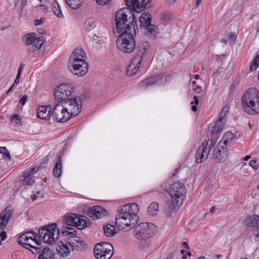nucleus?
Here are the masks:
<instances>
[{
  "instance_id": "nucleus-1",
  "label": "nucleus",
  "mask_w": 259,
  "mask_h": 259,
  "mask_svg": "<svg viewBox=\"0 0 259 259\" xmlns=\"http://www.w3.org/2000/svg\"><path fill=\"white\" fill-rule=\"evenodd\" d=\"M115 217L116 226L121 230L131 229L138 223L139 206L135 203L125 204L117 210Z\"/></svg>"
},
{
  "instance_id": "nucleus-2",
  "label": "nucleus",
  "mask_w": 259,
  "mask_h": 259,
  "mask_svg": "<svg viewBox=\"0 0 259 259\" xmlns=\"http://www.w3.org/2000/svg\"><path fill=\"white\" fill-rule=\"evenodd\" d=\"M115 21V27L113 28L114 33L129 32L135 34L137 24L132 10L125 8L119 9L116 12Z\"/></svg>"
},
{
  "instance_id": "nucleus-3",
  "label": "nucleus",
  "mask_w": 259,
  "mask_h": 259,
  "mask_svg": "<svg viewBox=\"0 0 259 259\" xmlns=\"http://www.w3.org/2000/svg\"><path fill=\"white\" fill-rule=\"evenodd\" d=\"M85 54L80 48H76L70 57L69 62L70 69L75 75L82 76L88 71V64L84 60Z\"/></svg>"
},
{
  "instance_id": "nucleus-4",
  "label": "nucleus",
  "mask_w": 259,
  "mask_h": 259,
  "mask_svg": "<svg viewBox=\"0 0 259 259\" xmlns=\"http://www.w3.org/2000/svg\"><path fill=\"white\" fill-rule=\"evenodd\" d=\"M242 105L244 111L250 114L259 113V89L247 90L242 97Z\"/></svg>"
},
{
  "instance_id": "nucleus-5",
  "label": "nucleus",
  "mask_w": 259,
  "mask_h": 259,
  "mask_svg": "<svg viewBox=\"0 0 259 259\" xmlns=\"http://www.w3.org/2000/svg\"><path fill=\"white\" fill-rule=\"evenodd\" d=\"M133 33L129 32L118 33L116 46L120 51L127 54H130L135 51L136 41Z\"/></svg>"
},
{
  "instance_id": "nucleus-6",
  "label": "nucleus",
  "mask_w": 259,
  "mask_h": 259,
  "mask_svg": "<svg viewBox=\"0 0 259 259\" xmlns=\"http://www.w3.org/2000/svg\"><path fill=\"white\" fill-rule=\"evenodd\" d=\"M38 235L45 243L52 244L59 238L60 230L56 224L53 223L40 228Z\"/></svg>"
},
{
  "instance_id": "nucleus-7",
  "label": "nucleus",
  "mask_w": 259,
  "mask_h": 259,
  "mask_svg": "<svg viewBox=\"0 0 259 259\" xmlns=\"http://www.w3.org/2000/svg\"><path fill=\"white\" fill-rule=\"evenodd\" d=\"M186 192L185 185L181 182H175L170 186L169 194L175 207H179L183 204Z\"/></svg>"
},
{
  "instance_id": "nucleus-8",
  "label": "nucleus",
  "mask_w": 259,
  "mask_h": 259,
  "mask_svg": "<svg viewBox=\"0 0 259 259\" xmlns=\"http://www.w3.org/2000/svg\"><path fill=\"white\" fill-rule=\"evenodd\" d=\"M157 227L152 223L144 222L138 224L134 229L135 237L140 240H145L154 235Z\"/></svg>"
},
{
  "instance_id": "nucleus-9",
  "label": "nucleus",
  "mask_w": 259,
  "mask_h": 259,
  "mask_svg": "<svg viewBox=\"0 0 259 259\" xmlns=\"http://www.w3.org/2000/svg\"><path fill=\"white\" fill-rule=\"evenodd\" d=\"M60 249L58 252L62 254L63 256L68 255L70 250L74 249L83 250L87 247V245L84 241L79 239L76 236H72L69 239V241L66 244L61 242Z\"/></svg>"
},
{
  "instance_id": "nucleus-10",
  "label": "nucleus",
  "mask_w": 259,
  "mask_h": 259,
  "mask_svg": "<svg viewBox=\"0 0 259 259\" xmlns=\"http://www.w3.org/2000/svg\"><path fill=\"white\" fill-rule=\"evenodd\" d=\"M217 139H209L207 141L203 142L199 146L196 153L195 161L197 163H200L205 160L209 155L211 149L215 146Z\"/></svg>"
},
{
  "instance_id": "nucleus-11",
  "label": "nucleus",
  "mask_w": 259,
  "mask_h": 259,
  "mask_svg": "<svg viewBox=\"0 0 259 259\" xmlns=\"http://www.w3.org/2000/svg\"><path fill=\"white\" fill-rule=\"evenodd\" d=\"M94 253L97 259H110L113 254V247L110 243L101 242L95 245Z\"/></svg>"
},
{
  "instance_id": "nucleus-12",
  "label": "nucleus",
  "mask_w": 259,
  "mask_h": 259,
  "mask_svg": "<svg viewBox=\"0 0 259 259\" xmlns=\"http://www.w3.org/2000/svg\"><path fill=\"white\" fill-rule=\"evenodd\" d=\"M51 115L53 119L57 122H64L70 118V115L64 105L59 103L55 105Z\"/></svg>"
},
{
  "instance_id": "nucleus-13",
  "label": "nucleus",
  "mask_w": 259,
  "mask_h": 259,
  "mask_svg": "<svg viewBox=\"0 0 259 259\" xmlns=\"http://www.w3.org/2000/svg\"><path fill=\"white\" fill-rule=\"evenodd\" d=\"M72 85L62 84L59 85L55 90L54 97L56 101L59 103L63 104L71 95Z\"/></svg>"
},
{
  "instance_id": "nucleus-14",
  "label": "nucleus",
  "mask_w": 259,
  "mask_h": 259,
  "mask_svg": "<svg viewBox=\"0 0 259 259\" xmlns=\"http://www.w3.org/2000/svg\"><path fill=\"white\" fill-rule=\"evenodd\" d=\"M63 104L69 112L70 117L78 114L82 108L81 100L79 97L69 98L63 103Z\"/></svg>"
},
{
  "instance_id": "nucleus-15",
  "label": "nucleus",
  "mask_w": 259,
  "mask_h": 259,
  "mask_svg": "<svg viewBox=\"0 0 259 259\" xmlns=\"http://www.w3.org/2000/svg\"><path fill=\"white\" fill-rule=\"evenodd\" d=\"M166 76H168V75H166L163 73H160L156 75L150 76L141 81L139 85V87L140 89L146 90L154 84H162L163 83V77H166Z\"/></svg>"
},
{
  "instance_id": "nucleus-16",
  "label": "nucleus",
  "mask_w": 259,
  "mask_h": 259,
  "mask_svg": "<svg viewBox=\"0 0 259 259\" xmlns=\"http://www.w3.org/2000/svg\"><path fill=\"white\" fill-rule=\"evenodd\" d=\"M125 4L130 10L141 13L149 7V0H125Z\"/></svg>"
},
{
  "instance_id": "nucleus-17",
  "label": "nucleus",
  "mask_w": 259,
  "mask_h": 259,
  "mask_svg": "<svg viewBox=\"0 0 259 259\" xmlns=\"http://www.w3.org/2000/svg\"><path fill=\"white\" fill-rule=\"evenodd\" d=\"M213 159L219 162H223L227 157V153L224 147L221 145V143L218 144L217 147L214 149L213 153Z\"/></svg>"
},
{
  "instance_id": "nucleus-18",
  "label": "nucleus",
  "mask_w": 259,
  "mask_h": 259,
  "mask_svg": "<svg viewBox=\"0 0 259 259\" xmlns=\"http://www.w3.org/2000/svg\"><path fill=\"white\" fill-rule=\"evenodd\" d=\"M88 215L93 220L100 219L105 215L106 210L100 206H94L89 209Z\"/></svg>"
},
{
  "instance_id": "nucleus-19",
  "label": "nucleus",
  "mask_w": 259,
  "mask_h": 259,
  "mask_svg": "<svg viewBox=\"0 0 259 259\" xmlns=\"http://www.w3.org/2000/svg\"><path fill=\"white\" fill-rule=\"evenodd\" d=\"M52 109L51 106H39L37 110V116L39 118L48 120L52 116Z\"/></svg>"
},
{
  "instance_id": "nucleus-20",
  "label": "nucleus",
  "mask_w": 259,
  "mask_h": 259,
  "mask_svg": "<svg viewBox=\"0 0 259 259\" xmlns=\"http://www.w3.org/2000/svg\"><path fill=\"white\" fill-rule=\"evenodd\" d=\"M149 48L148 42L146 40L141 41L138 45L137 52L133 58L137 59L138 60L140 59L142 61V58L146 51Z\"/></svg>"
},
{
  "instance_id": "nucleus-21",
  "label": "nucleus",
  "mask_w": 259,
  "mask_h": 259,
  "mask_svg": "<svg viewBox=\"0 0 259 259\" xmlns=\"http://www.w3.org/2000/svg\"><path fill=\"white\" fill-rule=\"evenodd\" d=\"M141 62L140 59L138 60L137 59L133 58L127 68V75L132 76L136 74L141 65Z\"/></svg>"
},
{
  "instance_id": "nucleus-22",
  "label": "nucleus",
  "mask_w": 259,
  "mask_h": 259,
  "mask_svg": "<svg viewBox=\"0 0 259 259\" xmlns=\"http://www.w3.org/2000/svg\"><path fill=\"white\" fill-rule=\"evenodd\" d=\"M76 227L79 230H82L91 225L90 221L83 215L76 214Z\"/></svg>"
},
{
  "instance_id": "nucleus-23",
  "label": "nucleus",
  "mask_w": 259,
  "mask_h": 259,
  "mask_svg": "<svg viewBox=\"0 0 259 259\" xmlns=\"http://www.w3.org/2000/svg\"><path fill=\"white\" fill-rule=\"evenodd\" d=\"M76 214L75 213L66 214L61 226H70L76 227Z\"/></svg>"
},
{
  "instance_id": "nucleus-24",
  "label": "nucleus",
  "mask_w": 259,
  "mask_h": 259,
  "mask_svg": "<svg viewBox=\"0 0 259 259\" xmlns=\"http://www.w3.org/2000/svg\"><path fill=\"white\" fill-rule=\"evenodd\" d=\"M224 126V122L217 120L214 124L208 126V130L212 135H215L222 131Z\"/></svg>"
},
{
  "instance_id": "nucleus-25",
  "label": "nucleus",
  "mask_w": 259,
  "mask_h": 259,
  "mask_svg": "<svg viewBox=\"0 0 259 259\" xmlns=\"http://www.w3.org/2000/svg\"><path fill=\"white\" fill-rule=\"evenodd\" d=\"M244 223L248 227L259 226V215L254 214L247 217Z\"/></svg>"
},
{
  "instance_id": "nucleus-26",
  "label": "nucleus",
  "mask_w": 259,
  "mask_h": 259,
  "mask_svg": "<svg viewBox=\"0 0 259 259\" xmlns=\"http://www.w3.org/2000/svg\"><path fill=\"white\" fill-rule=\"evenodd\" d=\"M32 232L33 231H30L29 232H26L24 234H23L21 236H20L18 238V240H17L19 244H20V245H21L22 246H23L26 248V247L28 245L29 239L31 237V236H29L28 235L30 233L32 234Z\"/></svg>"
},
{
  "instance_id": "nucleus-27",
  "label": "nucleus",
  "mask_w": 259,
  "mask_h": 259,
  "mask_svg": "<svg viewBox=\"0 0 259 259\" xmlns=\"http://www.w3.org/2000/svg\"><path fill=\"white\" fill-rule=\"evenodd\" d=\"M62 158L58 155L56 160L55 167L53 169L54 176L56 178H59L61 175Z\"/></svg>"
},
{
  "instance_id": "nucleus-28",
  "label": "nucleus",
  "mask_w": 259,
  "mask_h": 259,
  "mask_svg": "<svg viewBox=\"0 0 259 259\" xmlns=\"http://www.w3.org/2000/svg\"><path fill=\"white\" fill-rule=\"evenodd\" d=\"M54 255L50 249L46 247L39 253L38 259H54Z\"/></svg>"
},
{
  "instance_id": "nucleus-29",
  "label": "nucleus",
  "mask_w": 259,
  "mask_h": 259,
  "mask_svg": "<svg viewBox=\"0 0 259 259\" xmlns=\"http://www.w3.org/2000/svg\"><path fill=\"white\" fill-rule=\"evenodd\" d=\"M72 227L66 225L60 226L59 229L60 232H61L62 234L64 235H72L75 236L77 234V231Z\"/></svg>"
},
{
  "instance_id": "nucleus-30",
  "label": "nucleus",
  "mask_w": 259,
  "mask_h": 259,
  "mask_svg": "<svg viewBox=\"0 0 259 259\" xmlns=\"http://www.w3.org/2000/svg\"><path fill=\"white\" fill-rule=\"evenodd\" d=\"M36 36L35 33H29L24 35L22 40L26 46H29L34 42Z\"/></svg>"
},
{
  "instance_id": "nucleus-31",
  "label": "nucleus",
  "mask_w": 259,
  "mask_h": 259,
  "mask_svg": "<svg viewBox=\"0 0 259 259\" xmlns=\"http://www.w3.org/2000/svg\"><path fill=\"white\" fill-rule=\"evenodd\" d=\"M151 17L149 14L143 13L140 18L139 21L141 24V26L146 27L150 25L151 23Z\"/></svg>"
},
{
  "instance_id": "nucleus-32",
  "label": "nucleus",
  "mask_w": 259,
  "mask_h": 259,
  "mask_svg": "<svg viewBox=\"0 0 259 259\" xmlns=\"http://www.w3.org/2000/svg\"><path fill=\"white\" fill-rule=\"evenodd\" d=\"M97 25V21L95 18H88L87 19L85 23L84 26L87 30L91 31L95 28Z\"/></svg>"
},
{
  "instance_id": "nucleus-33",
  "label": "nucleus",
  "mask_w": 259,
  "mask_h": 259,
  "mask_svg": "<svg viewBox=\"0 0 259 259\" xmlns=\"http://www.w3.org/2000/svg\"><path fill=\"white\" fill-rule=\"evenodd\" d=\"M14 212L13 208L11 206H8L2 211L1 213L3 214L5 218L9 221L13 218Z\"/></svg>"
},
{
  "instance_id": "nucleus-34",
  "label": "nucleus",
  "mask_w": 259,
  "mask_h": 259,
  "mask_svg": "<svg viewBox=\"0 0 259 259\" xmlns=\"http://www.w3.org/2000/svg\"><path fill=\"white\" fill-rule=\"evenodd\" d=\"M160 60L163 62H170L172 60V56L169 51H163L159 55Z\"/></svg>"
},
{
  "instance_id": "nucleus-35",
  "label": "nucleus",
  "mask_w": 259,
  "mask_h": 259,
  "mask_svg": "<svg viewBox=\"0 0 259 259\" xmlns=\"http://www.w3.org/2000/svg\"><path fill=\"white\" fill-rule=\"evenodd\" d=\"M103 230L105 235L107 237H112L116 233L114 227L110 224L104 226Z\"/></svg>"
},
{
  "instance_id": "nucleus-36",
  "label": "nucleus",
  "mask_w": 259,
  "mask_h": 259,
  "mask_svg": "<svg viewBox=\"0 0 259 259\" xmlns=\"http://www.w3.org/2000/svg\"><path fill=\"white\" fill-rule=\"evenodd\" d=\"M52 11L54 14L58 18L63 17V14L60 7L57 1H54L52 3Z\"/></svg>"
},
{
  "instance_id": "nucleus-37",
  "label": "nucleus",
  "mask_w": 259,
  "mask_h": 259,
  "mask_svg": "<svg viewBox=\"0 0 259 259\" xmlns=\"http://www.w3.org/2000/svg\"><path fill=\"white\" fill-rule=\"evenodd\" d=\"M32 236H31V238L29 239L28 245L26 247V248L28 249L33 245H38L40 246V243L38 242L37 239L36 237L37 236V234L34 232H32Z\"/></svg>"
},
{
  "instance_id": "nucleus-38",
  "label": "nucleus",
  "mask_w": 259,
  "mask_h": 259,
  "mask_svg": "<svg viewBox=\"0 0 259 259\" xmlns=\"http://www.w3.org/2000/svg\"><path fill=\"white\" fill-rule=\"evenodd\" d=\"M68 6L73 9L79 8L84 0H65Z\"/></svg>"
},
{
  "instance_id": "nucleus-39",
  "label": "nucleus",
  "mask_w": 259,
  "mask_h": 259,
  "mask_svg": "<svg viewBox=\"0 0 259 259\" xmlns=\"http://www.w3.org/2000/svg\"><path fill=\"white\" fill-rule=\"evenodd\" d=\"M159 204L158 203L153 202L150 203L148 207L147 211L151 215H153L155 211L158 210Z\"/></svg>"
},
{
  "instance_id": "nucleus-40",
  "label": "nucleus",
  "mask_w": 259,
  "mask_h": 259,
  "mask_svg": "<svg viewBox=\"0 0 259 259\" xmlns=\"http://www.w3.org/2000/svg\"><path fill=\"white\" fill-rule=\"evenodd\" d=\"M22 181L24 185H31L34 182V180L32 176L28 175H25V172H23V179Z\"/></svg>"
},
{
  "instance_id": "nucleus-41",
  "label": "nucleus",
  "mask_w": 259,
  "mask_h": 259,
  "mask_svg": "<svg viewBox=\"0 0 259 259\" xmlns=\"http://www.w3.org/2000/svg\"><path fill=\"white\" fill-rule=\"evenodd\" d=\"M45 39L43 37L41 36L38 38L36 37V39L34 40L33 43L35 47L36 48V49L39 50L41 48V46L43 45Z\"/></svg>"
},
{
  "instance_id": "nucleus-42",
  "label": "nucleus",
  "mask_w": 259,
  "mask_h": 259,
  "mask_svg": "<svg viewBox=\"0 0 259 259\" xmlns=\"http://www.w3.org/2000/svg\"><path fill=\"white\" fill-rule=\"evenodd\" d=\"M259 65V55H257L254 57L252 62H251L249 69L250 71H253L256 69Z\"/></svg>"
},
{
  "instance_id": "nucleus-43",
  "label": "nucleus",
  "mask_w": 259,
  "mask_h": 259,
  "mask_svg": "<svg viewBox=\"0 0 259 259\" xmlns=\"http://www.w3.org/2000/svg\"><path fill=\"white\" fill-rule=\"evenodd\" d=\"M229 106L227 105H225V106L223 107L220 113V116L218 120H221L222 122H224V117L227 114L229 111Z\"/></svg>"
},
{
  "instance_id": "nucleus-44",
  "label": "nucleus",
  "mask_w": 259,
  "mask_h": 259,
  "mask_svg": "<svg viewBox=\"0 0 259 259\" xmlns=\"http://www.w3.org/2000/svg\"><path fill=\"white\" fill-rule=\"evenodd\" d=\"M9 221L5 218L3 214H0V230L5 229L9 223Z\"/></svg>"
},
{
  "instance_id": "nucleus-45",
  "label": "nucleus",
  "mask_w": 259,
  "mask_h": 259,
  "mask_svg": "<svg viewBox=\"0 0 259 259\" xmlns=\"http://www.w3.org/2000/svg\"><path fill=\"white\" fill-rule=\"evenodd\" d=\"M33 254H37L40 253L41 250L43 249L42 247L40 245H33L32 247L28 249Z\"/></svg>"
},
{
  "instance_id": "nucleus-46",
  "label": "nucleus",
  "mask_w": 259,
  "mask_h": 259,
  "mask_svg": "<svg viewBox=\"0 0 259 259\" xmlns=\"http://www.w3.org/2000/svg\"><path fill=\"white\" fill-rule=\"evenodd\" d=\"M224 137L225 138V139L223 142V144L226 145L227 143L231 140H232L233 137L234 135L231 132H227L225 133Z\"/></svg>"
},
{
  "instance_id": "nucleus-47",
  "label": "nucleus",
  "mask_w": 259,
  "mask_h": 259,
  "mask_svg": "<svg viewBox=\"0 0 259 259\" xmlns=\"http://www.w3.org/2000/svg\"><path fill=\"white\" fill-rule=\"evenodd\" d=\"M194 101L191 102V104L192 105L191 109L193 112L197 111V108L196 105H198L199 103V100L196 96H194L193 98Z\"/></svg>"
},
{
  "instance_id": "nucleus-48",
  "label": "nucleus",
  "mask_w": 259,
  "mask_h": 259,
  "mask_svg": "<svg viewBox=\"0 0 259 259\" xmlns=\"http://www.w3.org/2000/svg\"><path fill=\"white\" fill-rule=\"evenodd\" d=\"M249 164L254 169L256 170L259 166V160H251Z\"/></svg>"
},
{
  "instance_id": "nucleus-49",
  "label": "nucleus",
  "mask_w": 259,
  "mask_h": 259,
  "mask_svg": "<svg viewBox=\"0 0 259 259\" xmlns=\"http://www.w3.org/2000/svg\"><path fill=\"white\" fill-rule=\"evenodd\" d=\"M11 121L14 122L16 124H19L21 122V117L17 114L13 115L11 118Z\"/></svg>"
},
{
  "instance_id": "nucleus-50",
  "label": "nucleus",
  "mask_w": 259,
  "mask_h": 259,
  "mask_svg": "<svg viewBox=\"0 0 259 259\" xmlns=\"http://www.w3.org/2000/svg\"><path fill=\"white\" fill-rule=\"evenodd\" d=\"M145 27H146L147 31L151 34L154 33L156 31V27L154 25H151V23Z\"/></svg>"
},
{
  "instance_id": "nucleus-51",
  "label": "nucleus",
  "mask_w": 259,
  "mask_h": 259,
  "mask_svg": "<svg viewBox=\"0 0 259 259\" xmlns=\"http://www.w3.org/2000/svg\"><path fill=\"white\" fill-rule=\"evenodd\" d=\"M37 168H32L29 170H25L24 172H25V175H28L29 176H32V175L37 171Z\"/></svg>"
},
{
  "instance_id": "nucleus-52",
  "label": "nucleus",
  "mask_w": 259,
  "mask_h": 259,
  "mask_svg": "<svg viewBox=\"0 0 259 259\" xmlns=\"http://www.w3.org/2000/svg\"><path fill=\"white\" fill-rule=\"evenodd\" d=\"M28 99V96L26 95H24L19 100L20 104H21L22 106H24L26 102H27Z\"/></svg>"
},
{
  "instance_id": "nucleus-53",
  "label": "nucleus",
  "mask_w": 259,
  "mask_h": 259,
  "mask_svg": "<svg viewBox=\"0 0 259 259\" xmlns=\"http://www.w3.org/2000/svg\"><path fill=\"white\" fill-rule=\"evenodd\" d=\"M111 0H96V3L101 6H104L110 2Z\"/></svg>"
},
{
  "instance_id": "nucleus-54",
  "label": "nucleus",
  "mask_w": 259,
  "mask_h": 259,
  "mask_svg": "<svg viewBox=\"0 0 259 259\" xmlns=\"http://www.w3.org/2000/svg\"><path fill=\"white\" fill-rule=\"evenodd\" d=\"M0 237L2 241H4L7 238V234L5 231H2L0 233Z\"/></svg>"
},
{
  "instance_id": "nucleus-55",
  "label": "nucleus",
  "mask_w": 259,
  "mask_h": 259,
  "mask_svg": "<svg viewBox=\"0 0 259 259\" xmlns=\"http://www.w3.org/2000/svg\"><path fill=\"white\" fill-rule=\"evenodd\" d=\"M3 157L6 160H10L11 159V156L10 152L7 150L6 152L3 154Z\"/></svg>"
},
{
  "instance_id": "nucleus-56",
  "label": "nucleus",
  "mask_w": 259,
  "mask_h": 259,
  "mask_svg": "<svg viewBox=\"0 0 259 259\" xmlns=\"http://www.w3.org/2000/svg\"><path fill=\"white\" fill-rule=\"evenodd\" d=\"M45 21V18H41L39 20H35V25H40V24H42L43 23H44Z\"/></svg>"
},
{
  "instance_id": "nucleus-57",
  "label": "nucleus",
  "mask_w": 259,
  "mask_h": 259,
  "mask_svg": "<svg viewBox=\"0 0 259 259\" xmlns=\"http://www.w3.org/2000/svg\"><path fill=\"white\" fill-rule=\"evenodd\" d=\"M229 38L232 41H235L236 39V36L235 33L232 32L229 35Z\"/></svg>"
},
{
  "instance_id": "nucleus-58",
  "label": "nucleus",
  "mask_w": 259,
  "mask_h": 259,
  "mask_svg": "<svg viewBox=\"0 0 259 259\" xmlns=\"http://www.w3.org/2000/svg\"><path fill=\"white\" fill-rule=\"evenodd\" d=\"M40 8L44 12H47L48 11L47 7L45 5H40Z\"/></svg>"
},
{
  "instance_id": "nucleus-59",
  "label": "nucleus",
  "mask_w": 259,
  "mask_h": 259,
  "mask_svg": "<svg viewBox=\"0 0 259 259\" xmlns=\"http://www.w3.org/2000/svg\"><path fill=\"white\" fill-rule=\"evenodd\" d=\"M20 74H17V76L14 80V82L13 83L14 85L15 84H17L20 81Z\"/></svg>"
},
{
  "instance_id": "nucleus-60",
  "label": "nucleus",
  "mask_w": 259,
  "mask_h": 259,
  "mask_svg": "<svg viewBox=\"0 0 259 259\" xmlns=\"http://www.w3.org/2000/svg\"><path fill=\"white\" fill-rule=\"evenodd\" d=\"M24 67V64H23V63H21L20 65V67L18 70V74H21V71H22V69H23Z\"/></svg>"
},
{
  "instance_id": "nucleus-61",
  "label": "nucleus",
  "mask_w": 259,
  "mask_h": 259,
  "mask_svg": "<svg viewBox=\"0 0 259 259\" xmlns=\"http://www.w3.org/2000/svg\"><path fill=\"white\" fill-rule=\"evenodd\" d=\"M7 151L6 148L5 147H0V153L4 154Z\"/></svg>"
},
{
  "instance_id": "nucleus-62",
  "label": "nucleus",
  "mask_w": 259,
  "mask_h": 259,
  "mask_svg": "<svg viewBox=\"0 0 259 259\" xmlns=\"http://www.w3.org/2000/svg\"><path fill=\"white\" fill-rule=\"evenodd\" d=\"M182 246L185 248H186L187 249H189V247L188 244L186 242H183L182 243Z\"/></svg>"
},
{
  "instance_id": "nucleus-63",
  "label": "nucleus",
  "mask_w": 259,
  "mask_h": 259,
  "mask_svg": "<svg viewBox=\"0 0 259 259\" xmlns=\"http://www.w3.org/2000/svg\"><path fill=\"white\" fill-rule=\"evenodd\" d=\"M163 18L165 19V20H169L170 19V15H165L164 16Z\"/></svg>"
},
{
  "instance_id": "nucleus-64",
  "label": "nucleus",
  "mask_w": 259,
  "mask_h": 259,
  "mask_svg": "<svg viewBox=\"0 0 259 259\" xmlns=\"http://www.w3.org/2000/svg\"><path fill=\"white\" fill-rule=\"evenodd\" d=\"M14 87V84H12V85L9 88V89L7 91L6 94H8L11 90L13 89V88Z\"/></svg>"
}]
</instances>
